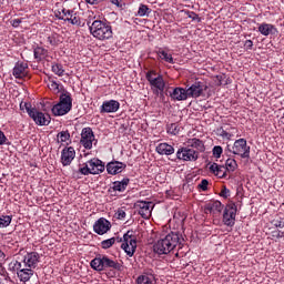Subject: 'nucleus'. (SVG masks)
Segmentation results:
<instances>
[{
  "mask_svg": "<svg viewBox=\"0 0 284 284\" xmlns=\"http://www.w3.org/2000/svg\"><path fill=\"white\" fill-rule=\"evenodd\" d=\"M178 245L179 234L171 232L153 244V252L159 256H163V254H170Z\"/></svg>",
  "mask_w": 284,
  "mask_h": 284,
  "instance_id": "1",
  "label": "nucleus"
},
{
  "mask_svg": "<svg viewBox=\"0 0 284 284\" xmlns=\"http://www.w3.org/2000/svg\"><path fill=\"white\" fill-rule=\"evenodd\" d=\"M88 26L90 33L92 37H94V39H98L99 41H108L109 39H112V26L108 24L106 22L94 20L91 24L88 22Z\"/></svg>",
  "mask_w": 284,
  "mask_h": 284,
  "instance_id": "2",
  "label": "nucleus"
},
{
  "mask_svg": "<svg viewBox=\"0 0 284 284\" xmlns=\"http://www.w3.org/2000/svg\"><path fill=\"white\" fill-rule=\"evenodd\" d=\"M72 110V94L63 91L60 94L59 102L52 106L51 112L54 116H65Z\"/></svg>",
  "mask_w": 284,
  "mask_h": 284,
  "instance_id": "3",
  "label": "nucleus"
},
{
  "mask_svg": "<svg viewBox=\"0 0 284 284\" xmlns=\"http://www.w3.org/2000/svg\"><path fill=\"white\" fill-rule=\"evenodd\" d=\"M90 265L92 270H95V272H103V270L108 268L119 270L120 267L119 262H115L105 255H99L98 257L93 258Z\"/></svg>",
  "mask_w": 284,
  "mask_h": 284,
  "instance_id": "4",
  "label": "nucleus"
},
{
  "mask_svg": "<svg viewBox=\"0 0 284 284\" xmlns=\"http://www.w3.org/2000/svg\"><path fill=\"white\" fill-rule=\"evenodd\" d=\"M57 19L61 21H68L71 26H81V17L74 9H58L54 11Z\"/></svg>",
  "mask_w": 284,
  "mask_h": 284,
  "instance_id": "5",
  "label": "nucleus"
},
{
  "mask_svg": "<svg viewBox=\"0 0 284 284\" xmlns=\"http://www.w3.org/2000/svg\"><path fill=\"white\" fill-rule=\"evenodd\" d=\"M105 170L103 162L97 158L91 159L83 168L79 169L80 174L88 176L89 174H101Z\"/></svg>",
  "mask_w": 284,
  "mask_h": 284,
  "instance_id": "6",
  "label": "nucleus"
},
{
  "mask_svg": "<svg viewBox=\"0 0 284 284\" xmlns=\"http://www.w3.org/2000/svg\"><path fill=\"white\" fill-rule=\"evenodd\" d=\"M146 81H149L152 90L156 92V94L165 91V80H163V75L156 73V71H148Z\"/></svg>",
  "mask_w": 284,
  "mask_h": 284,
  "instance_id": "7",
  "label": "nucleus"
},
{
  "mask_svg": "<svg viewBox=\"0 0 284 284\" xmlns=\"http://www.w3.org/2000/svg\"><path fill=\"white\" fill-rule=\"evenodd\" d=\"M226 150L232 152V154L241 156V159H250V146L247 145V140L245 139L236 140L232 146L227 145Z\"/></svg>",
  "mask_w": 284,
  "mask_h": 284,
  "instance_id": "8",
  "label": "nucleus"
},
{
  "mask_svg": "<svg viewBox=\"0 0 284 284\" xmlns=\"http://www.w3.org/2000/svg\"><path fill=\"white\" fill-rule=\"evenodd\" d=\"M121 247L126 256H134V253L136 252V235H134V232L128 231L123 235Z\"/></svg>",
  "mask_w": 284,
  "mask_h": 284,
  "instance_id": "9",
  "label": "nucleus"
},
{
  "mask_svg": "<svg viewBox=\"0 0 284 284\" xmlns=\"http://www.w3.org/2000/svg\"><path fill=\"white\" fill-rule=\"evenodd\" d=\"M24 108L29 114V116L37 123V125H49L50 124V115L45 114L36 108H32L30 104L24 103Z\"/></svg>",
  "mask_w": 284,
  "mask_h": 284,
  "instance_id": "10",
  "label": "nucleus"
},
{
  "mask_svg": "<svg viewBox=\"0 0 284 284\" xmlns=\"http://www.w3.org/2000/svg\"><path fill=\"white\" fill-rule=\"evenodd\" d=\"M204 212L213 216L214 225H219L221 223L219 216H221V212H223V203H221V201H211L204 206Z\"/></svg>",
  "mask_w": 284,
  "mask_h": 284,
  "instance_id": "11",
  "label": "nucleus"
},
{
  "mask_svg": "<svg viewBox=\"0 0 284 284\" xmlns=\"http://www.w3.org/2000/svg\"><path fill=\"white\" fill-rule=\"evenodd\" d=\"M236 204H227L223 212L222 223L227 227H234L236 223Z\"/></svg>",
  "mask_w": 284,
  "mask_h": 284,
  "instance_id": "12",
  "label": "nucleus"
},
{
  "mask_svg": "<svg viewBox=\"0 0 284 284\" xmlns=\"http://www.w3.org/2000/svg\"><path fill=\"white\" fill-rule=\"evenodd\" d=\"M80 143L85 150H92L93 143L94 145H97V139L94 136V131H92V128L87 126L82 129Z\"/></svg>",
  "mask_w": 284,
  "mask_h": 284,
  "instance_id": "13",
  "label": "nucleus"
},
{
  "mask_svg": "<svg viewBox=\"0 0 284 284\" xmlns=\"http://www.w3.org/2000/svg\"><path fill=\"white\" fill-rule=\"evenodd\" d=\"M13 270H17V275L21 283H28L34 276V270L22 266L19 261L13 263Z\"/></svg>",
  "mask_w": 284,
  "mask_h": 284,
  "instance_id": "14",
  "label": "nucleus"
},
{
  "mask_svg": "<svg viewBox=\"0 0 284 284\" xmlns=\"http://www.w3.org/2000/svg\"><path fill=\"white\" fill-rule=\"evenodd\" d=\"M176 159L180 161H199V151L190 149V146H182L176 152Z\"/></svg>",
  "mask_w": 284,
  "mask_h": 284,
  "instance_id": "15",
  "label": "nucleus"
},
{
  "mask_svg": "<svg viewBox=\"0 0 284 284\" xmlns=\"http://www.w3.org/2000/svg\"><path fill=\"white\" fill-rule=\"evenodd\" d=\"M207 90V85L201 81H195L192 85L186 89L189 99H199L203 97V92Z\"/></svg>",
  "mask_w": 284,
  "mask_h": 284,
  "instance_id": "16",
  "label": "nucleus"
},
{
  "mask_svg": "<svg viewBox=\"0 0 284 284\" xmlns=\"http://www.w3.org/2000/svg\"><path fill=\"white\" fill-rule=\"evenodd\" d=\"M39 258L40 256L37 252H29L22 257V261L18 263H20L22 267L37 270V265H39Z\"/></svg>",
  "mask_w": 284,
  "mask_h": 284,
  "instance_id": "17",
  "label": "nucleus"
},
{
  "mask_svg": "<svg viewBox=\"0 0 284 284\" xmlns=\"http://www.w3.org/2000/svg\"><path fill=\"white\" fill-rule=\"evenodd\" d=\"M111 229L112 224L105 217H100L93 224V232H95V234H99L100 236H103V234H108Z\"/></svg>",
  "mask_w": 284,
  "mask_h": 284,
  "instance_id": "18",
  "label": "nucleus"
},
{
  "mask_svg": "<svg viewBox=\"0 0 284 284\" xmlns=\"http://www.w3.org/2000/svg\"><path fill=\"white\" fill-rule=\"evenodd\" d=\"M135 207L139 209L138 212L142 219H150V216H152V210H154V203L138 201Z\"/></svg>",
  "mask_w": 284,
  "mask_h": 284,
  "instance_id": "19",
  "label": "nucleus"
},
{
  "mask_svg": "<svg viewBox=\"0 0 284 284\" xmlns=\"http://www.w3.org/2000/svg\"><path fill=\"white\" fill-rule=\"evenodd\" d=\"M121 103L116 100H106L100 106V114H112L119 112Z\"/></svg>",
  "mask_w": 284,
  "mask_h": 284,
  "instance_id": "20",
  "label": "nucleus"
},
{
  "mask_svg": "<svg viewBox=\"0 0 284 284\" xmlns=\"http://www.w3.org/2000/svg\"><path fill=\"white\" fill-rule=\"evenodd\" d=\"M77 156V151L72 146H65L61 151V163L65 168L68 165L72 164V161H74V158Z\"/></svg>",
  "mask_w": 284,
  "mask_h": 284,
  "instance_id": "21",
  "label": "nucleus"
},
{
  "mask_svg": "<svg viewBox=\"0 0 284 284\" xmlns=\"http://www.w3.org/2000/svg\"><path fill=\"white\" fill-rule=\"evenodd\" d=\"M128 185H130V179L124 178L122 181L113 182L108 192L111 196H116V192H125V190H128Z\"/></svg>",
  "mask_w": 284,
  "mask_h": 284,
  "instance_id": "22",
  "label": "nucleus"
},
{
  "mask_svg": "<svg viewBox=\"0 0 284 284\" xmlns=\"http://www.w3.org/2000/svg\"><path fill=\"white\" fill-rule=\"evenodd\" d=\"M29 72H30V69L27 62H17L13 68L12 74L16 79H26Z\"/></svg>",
  "mask_w": 284,
  "mask_h": 284,
  "instance_id": "23",
  "label": "nucleus"
},
{
  "mask_svg": "<svg viewBox=\"0 0 284 284\" xmlns=\"http://www.w3.org/2000/svg\"><path fill=\"white\" fill-rule=\"evenodd\" d=\"M125 168H128L125 163L119 162V161H112L106 164V172L108 174L116 175V174H121V172L125 170Z\"/></svg>",
  "mask_w": 284,
  "mask_h": 284,
  "instance_id": "24",
  "label": "nucleus"
},
{
  "mask_svg": "<svg viewBox=\"0 0 284 284\" xmlns=\"http://www.w3.org/2000/svg\"><path fill=\"white\" fill-rule=\"evenodd\" d=\"M170 97L172 101H187V89H183L181 87H178L173 89V92L170 93Z\"/></svg>",
  "mask_w": 284,
  "mask_h": 284,
  "instance_id": "25",
  "label": "nucleus"
},
{
  "mask_svg": "<svg viewBox=\"0 0 284 284\" xmlns=\"http://www.w3.org/2000/svg\"><path fill=\"white\" fill-rule=\"evenodd\" d=\"M186 146L191 150H195V152H205V143H203L202 140H199L196 138L189 139L186 141Z\"/></svg>",
  "mask_w": 284,
  "mask_h": 284,
  "instance_id": "26",
  "label": "nucleus"
},
{
  "mask_svg": "<svg viewBox=\"0 0 284 284\" xmlns=\"http://www.w3.org/2000/svg\"><path fill=\"white\" fill-rule=\"evenodd\" d=\"M210 172L217 176V179H225L227 176V169L224 165H219L217 163H213L209 168Z\"/></svg>",
  "mask_w": 284,
  "mask_h": 284,
  "instance_id": "27",
  "label": "nucleus"
},
{
  "mask_svg": "<svg viewBox=\"0 0 284 284\" xmlns=\"http://www.w3.org/2000/svg\"><path fill=\"white\" fill-rule=\"evenodd\" d=\"M48 88L53 92V94H63V92H68L61 83L57 82L52 78L48 79Z\"/></svg>",
  "mask_w": 284,
  "mask_h": 284,
  "instance_id": "28",
  "label": "nucleus"
},
{
  "mask_svg": "<svg viewBox=\"0 0 284 284\" xmlns=\"http://www.w3.org/2000/svg\"><path fill=\"white\" fill-rule=\"evenodd\" d=\"M57 143L60 145L67 148V145H70L72 143V138L70 136V131H61L57 134Z\"/></svg>",
  "mask_w": 284,
  "mask_h": 284,
  "instance_id": "29",
  "label": "nucleus"
},
{
  "mask_svg": "<svg viewBox=\"0 0 284 284\" xmlns=\"http://www.w3.org/2000/svg\"><path fill=\"white\" fill-rule=\"evenodd\" d=\"M138 284H154V271H145L143 275L138 277Z\"/></svg>",
  "mask_w": 284,
  "mask_h": 284,
  "instance_id": "30",
  "label": "nucleus"
},
{
  "mask_svg": "<svg viewBox=\"0 0 284 284\" xmlns=\"http://www.w3.org/2000/svg\"><path fill=\"white\" fill-rule=\"evenodd\" d=\"M155 150L158 154H162V155L165 154L166 156L174 154V146L168 143H160Z\"/></svg>",
  "mask_w": 284,
  "mask_h": 284,
  "instance_id": "31",
  "label": "nucleus"
},
{
  "mask_svg": "<svg viewBox=\"0 0 284 284\" xmlns=\"http://www.w3.org/2000/svg\"><path fill=\"white\" fill-rule=\"evenodd\" d=\"M34 59L38 61H43V59H48V50L43 47H37L33 50Z\"/></svg>",
  "mask_w": 284,
  "mask_h": 284,
  "instance_id": "32",
  "label": "nucleus"
},
{
  "mask_svg": "<svg viewBox=\"0 0 284 284\" xmlns=\"http://www.w3.org/2000/svg\"><path fill=\"white\" fill-rule=\"evenodd\" d=\"M272 30H274V27L268 23H262L258 27V32H261L263 37H270V34H272Z\"/></svg>",
  "mask_w": 284,
  "mask_h": 284,
  "instance_id": "33",
  "label": "nucleus"
},
{
  "mask_svg": "<svg viewBox=\"0 0 284 284\" xmlns=\"http://www.w3.org/2000/svg\"><path fill=\"white\" fill-rule=\"evenodd\" d=\"M158 57L162 59V61H165L166 63H174V58L171 53H168L165 50H159Z\"/></svg>",
  "mask_w": 284,
  "mask_h": 284,
  "instance_id": "34",
  "label": "nucleus"
},
{
  "mask_svg": "<svg viewBox=\"0 0 284 284\" xmlns=\"http://www.w3.org/2000/svg\"><path fill=\"white\" fill-rule=\"evenodd\" d=\"M48 43H50L53 48H57L61 43V36L53 33L48 37Z\"/></svg>",
  "mask_w": 284,
  "mask_h": 284,
  "instance_id": "35",
  "label": "nucleus"
},
{
  "mask_svg": "<svg viewBox=\"0 0 284 284\" xmlns=\"http://www.w3.org/2000/svg\"><path fill=\"white\" fill-rule=\"evenodd\" d=\"M51 70L53 72V74H57V77H63V74H65L63 64H60V63H53L51 67Z\"/></svg>",
  "mask_w": 284,
  "mask_h": 284,
  "instance_id": "36",
  "label": "nucleus"
},
{
  "mask_svg": "<svg viewBox=\"0 0 284 284\" xmlns=\"http://www.w3.org/2000/svg\"><path fill=\"white\" fill-rule=\"evenodd\" d=\"M224 168L226 169L227 172H234L236 168H239V164L236 163V160L227 159Z\"/></svg>",
  "mask_w": 284,
  "mask_h": 284,
  "instance_id": "37",
  "label": "nucleus"
},
{
  "mask_svg": "<svg viewBox=\"0 0 284 284\" xmlns=\"http://www.w3.org/2000/svg\"><path fill=\"white\" fill-rule=\"evenodd\" d=\"M114 243H116V237L103 240L101 242V247H102V250H110V247H112V245H114Z\"/></svg>",
  "mask_w": 284,
  "mask_h": 284,
  "instance_id": "38",
  "label": "nucleus"
},
{
  "mask_svg": "<svg viewBox=\"0 0 284 284\" xmlns=\"http://www.w3.org/2000/svg\"><path fill=\"white\" fill-rule=\"evenodd\" d=\"M9 283H12V281L10 280V275H8V273H6L2 267H0V284Z\"/></svg>",
  "mask_w": 284,
  "mask_h": 284,
  "instance_id": "39",
  "label": "nucleus"
},
{
  "mask_svg": "<svg viewBox=\"0 0 284 284\" xmlns=\"http://www.w3.org/2000/svg\"><path fill=\"white\" fill-rule=\"evenodd\" d=\"M12 223V216L1 215L0 216V227H8Z\"/></svg>",
  "mask_w": 284,
  "mask_h": 284,
  "instance_id": "40",
  "label": "nucleus"
},
{
  "mask_svg": "<svg viewBox=\"0 0 284 284\" xmlns=\"http://www.w3.org/2000/svg\"><path fill=\"white\" fill-rule=\"evenodd\" d=\"M217 134L222 136V139H227L229 141L234 136V133L225 131L223 128L217 129Z\"/></svg>",
  "mask_w": 284,
  "mask_h": 284,
  "instance_id": "41",
  "label": "nucleus"
},
{
  "mask_svg": "<svg viewBox=\"0 0 284 284\" xmlns=\"http://www.w3.org/2000/svg\"><path fill=\"white\" fill-rule=\"evenodd\" d=\"M179 132H181V128H179V124L172 123L171 125H169V128H168L169 134H173L174 136H176V134H179Z\"/></svg>",
  "mask_w": 284,
  "mask_h": 284,
  "instance_id": "42",
  "label": "nucleus"
},
{
  "mask_svg": "<svg viewBox=\"0 0 284 284\" xmlns=\"http://www.w3.org/2000/svg\"><path fill=\"white\" fill-rule=\"evenodd\" d=\"M183 12L189 19H192V21L201 22V18L199 17V14H196V12L190 10H184Z\"/></svg>",
  "mask_w": 284,
  "mask_h": 284,
  "instance_id": "43",
  "label": "nucleus"
},
{
  "mask_svg": "<svg viewBox=\"0 0 284 284\" xmlns=\"http://www.w3.org/2000/svg\"><path fill=\"white\" fill-rule=\"evenodd\" d=\"M150 12V8L146 4H140L138 14L139 17H145Z\"/></svg>",
  "mask_w": 284,
  "mask_h": 284,
  "instance_id": "44",
  "label": "nucleus"
},
{
  "mask_svg": "<svg viewBox=\"0 0 284 284\" xmlns=\"http://www.w3.org/2000/svg\"><path fill=\"white\" fill-rule=\"evenodd\" d=\"M125 216H126V213H125V209L124 207H121V209L116 210L115 219H118L119 221H123V220H125Z\"/></svg>",
  "mask_w": 284,
  "mask_h": 284,
  "instance_id": "45",
  "label": "nucleus"
},
{
  "mask_svg": "<svg viewBox=\"0 0 284 284\" xmlns=\"http://www.w3.org/2000/svg\"><path fill=\"white\" fill-rule=\"evenodd\" d=\"M212 152H213V156L215 159H221V154H223V146L216 145V146L213 148Z\"/></svg>",
  "mask_w": 284,
  "mask_h": 284,
  "instance_id": "46",
  "label": "nucleus"
},
{
  "mask_svg": "<svg viewBox=\"0 0 284 284\" xmlns=\"http://www.w3.org/2000/svg\"><path fill=\"white\" fill-rule=\"evenodd\" d=\"M210 185V182L207 180H202L199 184V187L202 192H206L207 186Z\"/></svg>",
  "mask_w": 284,
  "mask_h": 284,
  "instance_id": "47",
  "label": "nucleus"
},
{
  "mask_svg": "<svg viewBox=\"0 0 284 284\" xmlns=\"http://www.w3.org/2000/svg\"><path fill=\"white\" fill-rule=\"evenodd\" d=\"M220 196H222L223 199H227L230 196V190L226 186H223Z\"/></svg>",
  "mask_w": 284,
  "mask_h": 284,
  "instance_id": "48",
  "label": "nucleus"
},
{
  "mask_svg": "<svg viewBox=\"0 0 284 284\" xmlns=\"http://www.w3.org/2000/svg\"><path fill=\"white\" fill-rule=\"evenodd\" d=\"M22 22H23V19H13L10 21L12 28H19V26H21Z\"/></svg>",
  "mask_w": 284,
  "mask_h": 284,
  "instance_id": "49",
  "label": "nucleus"
},
{
  "mask_svg": "<svg viewBox=\"0 0 284 284\" xmlns=\"http://www.w3.org/2000/svg\"><path fill=\"white\" fill-rule=\"evenodd\" d=\"M8 143V138L6 136V133L0 130V145H6Z\"/></svg>",
  "mask_w": 284,
  "mask_h": 284,
  "instance_id": "50",
  "label": "nucleus"
},
{
  "mask_svg": "<svg viewBox=\"0 0 284 284\" xmlns=\"http://www.w3.org/2000/svg\"><path fill=\"white\" fill-rule=\"evenodd\" d=\"M113 6H116V8H123L124 3L123 0H110Z\"/></svg>",
  "mask_w": 284,
  "mask_h": 284,
  "instance_id": "51",
  "label": "nucleus"
},
{
  "mask_svg": "<svg viewBox=\"0 0 284 284\" xmlns=\"http://www.w3.org/2000/svg\"><path fill=\"white\" fill-rule=\"evenodd\" d=\"M244 47L246 48V50H252V48L254 47V42H252V40H246Z\"/></svg>",
  "mask_w": 284,
  "mask_h": 284,
  "instance_id": "52",
  "label": "nucleus"
},
{
  "mask_svg": "<svg viewBox=\"0 0 284 284\" xmlns=\"http://www.w3.org/2000/svg\"><path fill=\"white\" fill-rule=\"evenodd\" d=\"M87 3H90V6H99V3H102L103 0H84Z\"/></svg>",
  "mask_w": 284,
  "mask_h": 284,
  "instance_id": "53",
  "label": "nucleus"
},
{
  "mask_svg": "<svg viewBox=\"0 0 284 284\" xmlns=\"http://www.w3.org/2000/svg\"><path fill=\"white\" fill-rule=\"evenodd\" d=\"M276 227H283V225L281 224V222L278 224H276Z\"/></svg>",
  "mask_w": 284,
  "mask_h": 284,
  "instance_id": "54",
  "label": "nucleus"
},
{
  "mask_svg": "<svg viewBox=\"0 0 284 284\" xmlns=\"http://www.w3.org/2000/svg\"><path fill=\"white\" fill-rule=\"evenodd\" d=\"M278 236H284V233L282 232V233H280V235Z\"/></svg>",
  "mask_w": 284,
  "mask_h": 284,
  "instance_id": "55",
  "label": "nucleus"
},
{
  "mask_svg": "<svg viewBox=\"0 0 284 284\" xmlns=\"http://www.w3.org/2000/svg\"><path fill=\"white\" fill-rule=\"evenodd\" d=\"M20 108H23V102L20 104Z\"/></svg>",
  "mask_w": 284,
  "mask_h": 284,
  "instance_id": "56",
  "label": "nucleus"
},
{
  "mask_svg": "<svg viewBox=\"0 0 284 284\" xmlns=\"http://www.w3.org/2000/svg\"><path fill=\"white\" fill-rule=\"evenodd\" d=\"M230 130H236V128H231Z\"/></svg>",
  "mask_w": 284,
  "mask_h": 284,
  "instance_id": "57",
  "label": "nucleus"
},
{
  "mask_svg": "<svg viewBox=\"0 0 284 284\" xmlns=\"http://www.w3.org/2000/svg\"><path fill=\"white\" fill-rule=\"evenodd\" d=\"M8 284H11L10 282Z\"/></svg>",
  "mask_w": 284,
  "mask_h": 284,
  "instance_id": "58",
  "label": "nucleus"
}]
</instances>
